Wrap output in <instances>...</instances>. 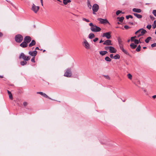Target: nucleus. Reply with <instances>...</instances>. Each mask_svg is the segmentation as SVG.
Wrapping results in <instances>:
<instances>
[{"instance_id":"obj_22","label":"nucleus","mask_w":156,"mask_h":156,"mask_svg":"<svg viewBox=\"0 0 156 156\" xmlns=\"http://www.w3.org/2000/svg\"><path fill=\"white\" fill-rule=\"evenodd\" d=\"M7 92L8 94L9 95V98L11 100H12L13 99V97L11 92L8 90Z\"/></svg>"},{"instance_id":"obj_28","label":"nucleus","mask_w":156,"mask_h":156,"mask_svg":"<svg viewBox=\"0 0 156 156\" xmlns=\"http://www.w3.org/2000/svg\"><path fill=\"white\" fill-rule=\"evenodd\" d=\"M70 2V0H63V3L65 5H67L68 3Z\"/></svg>"},{"instance_id":"obj_31","label":"nucleus","mask_w":156,"mask_h":156,"mask_svg":"<svg viewBox=\"0 0 156 156\" xmlns=\"http://www.w3.org/2000/svg\"><path fill=\"white\" fill-rule=\"evenodd\" d=\"M151 39V37H148L145 40V42L146 43H148L150 40Z\"/></svg>"},{"instance_id":"obj_63","label":"nucleus","mask_w":156,"mask_h":156,"mask_svg":"<svg viewBox=\"0 0 156 156\" xmlns=\"http://www.w3.org/2000/svg\"><path fill=\"white\" fill-rule=\"evenodd\" d=\"M60 0H57V1H60Z\"/></svg>"},{"instance_id":"obj_56","label":"nucleus","mask_w":156,"mask_h":156,"mask_svg":"<svg viewBox=\"0 0 156 156\" xmlns=\"http://www.w3.org/2000/svg\"><path fill=\"white\" fill-rule=\"evenodd\" d=\"M103 41H102V40H101L100 42H99V43H101L102 42H103Z\"/></svg>"},{"instance_id":"obj_11","label":"nucleus","mask_w":156,"mask_h":156,"mask_svg":"<svg viewBox=\"0 0 156 156\" xmlns=\"http://www.w3.org/2000/svg\"><path fill=\"white\" fill-rule=\"evenodd\" d=\"M31 40V37L29 36H26L24 39V41L26 42L28 44L30 42Z\"/></svg>"},{"instance_id":"obj_34","label":"nucleus","mask_w":156,"mask_h":156,"mask_svg":"<svg viewBox=\"0 0 156 156\" xmlns=\"http://www.w3.org/2000/svg\"><path fill=\"white\" fill-rule=\"evenodd\" d=\"M127 76L129 79L130 80H131L132 79V75L130 73H129L127 75Z\"/></svg>"},{"instance_id":"obj_50","label":"nucleus","mask_w":156,"mask_h":156,"mask_svg":"<svg viewBox=\"0 0 156 156\" xmlns=\"http://www.w3.org/2000/svg\"><path fill=\"white\" fill-rule=\"evenodd\" d=\"M133 37H131L130 40L131 41H134V38Z\"/></svg>"},{"instance_id":"obj_21","label":"nucleus","mask_w":156,"mask_h":156,"mask_svg":"<svg viewBox=\"0 0 156 156\" xmlns=\"http://www.w3.org/2000/svg\"><path fill=\"white\" fill-rule=\"evenodd\" d=\"M133 15L136 17L138 19H141L142 18V16L141 15L139 14L136 13H134L133 14Z\"/></svg>"},{"instance_id":"obj_20","label":"nucleus","mask_w":156,"mask_h":156,"mask_svg":"<svg viewBox=\"0 0 156 156\" xmlns=\"http://www.w3.org/2000/svg\"><path fill=\"white\" fill-rule=\"evenodd\" d=\"M36 44V42L34 40H32L31 42L29 44V47H31Z\"/></svg>"},{"instance_id":"obj_16","label":"nucleus","mask_w":156,"mask_h":156,"mask_svg":"<svg viewBox=\"0 0 156 156\" xmlns=\"http://www.w3.org/2000/svg\"><path fill=\"white\" fill-rule=\"evenodd\" d=\"M37 93L40 94L41 95L43 96L44 97L46 98H49V99H51V98H50L47 95H46L45 94L42 92H37Z\"/></svg>"},{"instance_id":"obj_43","label":"nucleus","mask_w":156,"mask_h":156,"mask_svg":"<svg viewBox=\"0 0 156 156\" xmlns=\"http://www.w3.org/2000/svg\"><path fill=\"white\" fill-rule=\"evenodd\" d=\"M110 47V46L105 47V50H109Z\"/></svg>"},{"instance_id":"obj_32","label":"nucleus","mask_w":156,"mask_h":156,"mask_svg":"<svg viewBox=\"0 0 156 156\" xmlns=\"http://www.w3.org/2000/svg\"><path fill=\"white\" fill-rule=\"evenodd\" d=\"M152 27L154 29L156 27V20L154 21V23L152 25Z\"/></svg>"},{"instance_id":"obj_33","label":"nucleus","mask_w":156,"mask_h":156,"mask_svg":"<svg viewBox=\"0 0 156 156\" xmlns=\"http://www.w3.org/2000/svg\"><path fill=\"white\" fill-rule=\"evenodd\" d=\"M141 47L140 45H139L136 49V51L138 52L140 50Z\"/></svg>"},{"instance_id":"obj_46","label":"nucleus","mask_w":156,"mask_h":156,"mask_svg":"<svg viewBox=\"0 0 156 156\" xmlns=\"http://www.w3.org/2000/svg\"><path fill=\"white\" fill-rule=\"evenodd\" d=\"M150 17L151 19L152 20H153L155 19V18L153 16H150Z\"/></svg>"},{"instance_id":"obj_2","label":"nucleus","mask_w":156,"mask_h":156,"mask_svg":"<svg viewBox=\"0 0 156 156\" xmlns=\"http://www.w3.org/2000/svg\"><path fill=\"white\" fill-rule=\"evenodd\" d=\"M146 32V31L143 29V28L140 29L136 31L135 33V34H138V37H140V36H142Z\"/></svg>"},{"instance_id":"obj_39","label":"nucleus","mask_w":156,"mask_h":156,"mask_svg":"<svg viewBox=\"0 0 156 156\" xmlns=\"http://www.w3.org/2000/svg\"><path fill=\"white\" fill-rule=\"evenodd\" d=\"M152 13L153 15L156 17V10H154L153 11Z\"/></svg>"},{"instance_id":"obj_1","label":"nucleus","mask_w":156,"mask_h":156,"mask_svg":"<svg viewBox=\"0 0 156 156\" xmlns=\"http://www.w3.org/2000/svg\"><path fill=\"white\" fill-rule=\"evenodd\" d=\"M89 25L91 27L90 30L93 32H98L101 30V28L96 25H94L92 23H89Z\"/></svg>"},{"instance_id":"obj_60","label":"nucleus","mask_w":156,"mask_h":156,"mask_svg":"<svg viewBox=\"0 0 156 156\" xmlns=\"http://www.w3.org/2000/svg\"><path fill=\"white\" fill-rule=\"evenodd\" d=\"M130 41V40L129 39L128 40V41H127V42H129Z\"/></svg>"},{"instance_id":"obj_49","label":"nucleus","mask_w":156,"mask_h":156,"mask_svg":"<svg viewBox=\"0 0 156 156\" xmlns=\"http://www.w3.org/2000/svg\"><path fill=\"white\" fill-rule=\"evenodd\" d=\"M110 57L112 58H114V56L113 54H111L110 55Z\"/></svg>"},{"instance_id":"obj_45","label":"nucleus","mask_w":156,"mask_h":156,"mask_svg":"<svg viewBox=\"0 0 156 156\" xmlns=\"http://www.w3.org/2000/svg\"><path fill=\"white\" fill-rule=\"evenodd\" d=\"M124 27L126 29H129L130 27L129 26L127 25H125L124 26Z\"/></svg>"},{"instance_id":"obj_17","label":"nucleus","mask_w":156,"mask_h":156,"mask_svg":"<svg viewBox=\"0 0 156 156\" xmlns=\"http://www.w3.org/2000/svg\"><path fill=\"white\" fill-rule=\"evenodd\" d=\"M20 46L23 48H26L28 44L24 41L20 44Z\"/></svg>"},{"instance_id":"obj_57","label":"nucleus","mask_w":156,"mask_h":156,"mask_svg":"<svg viewBox=\"0 0 156 156\" xmlns=\"http://www.w3.org/2000/svg\"><path fill=\"white\" fill-rule=\"evenodd\" d=\"M41 2L42 5L43 6V1H41Z\"/></svg>"},{"instance_id":"obj_37","label":"nucleus","mask_w":156,"mask_h":156,"mask_svg":"<svg viewBox=\"0 0 156 156\" xmlns=\"http://www.w3.org/2000/svg\"><path fill=\"white\" fill-rule=\"evenodd\" d=\"M126 19H128L129 18L132 19L133 18V17L131 15H129L128 16H126Z\"/></svg>"},{"instance_id":"obj_14","label":"nucleus","mask_w":156,"mask_h":156,"mask_svg":"<svg viewBox=\"0 0 156 156\" xmlns=\"http://www.w3.org/2000/svg\"><path fill=\"white\" fill-rule=\"evenodd\" d=\"M117 40L119 47L123 46L122 42L120 37H118L117 38Z\"/></svg>"},{"instance_id":"obj_4","label":"nucleus","mask_w":156,"mask_h":156,"mask_svg":"<svg viewBox=\"0 0 156 156\" xmlns=\"http://www.w3.org/2000/svg\"><path fill=\"white\" fill-rule=\"evenodd\" d=\"M19 58H22L24 60L28 61L30 59V57L28 56H26L23 53H21L19 56Z\"/></svg>"},{"instance_id":"obj_54","label":"nucleus","mask_w":156,"mask_h":156,"mask_svg":"<svg viewBox=\"0 0 156 156\" xmlns=\"http://www.w3.org/2000/svg\"><path fill=\"white\" fill-rule=\"evenodd\" d=\"M134 37L133 38H134V39H135V38H138V36H137H137H134V37Z\"/></svg>"},{"instance_id":"obj_53","label":"nucleus","mask_w":156,"mask_h":156,"mask_svg":"<svg viewBox=\"0 0 156 156\" xmlns=\"http://www.w3.org/2000/svg\"><path fill=\"white\" fill-rule=\"evenodd\" d=\"M3 35V34L1 32H0V37L2 36Z\"/></svg>"},{"instance_id":"obj_13","label":"nucleus","mask_w":156,"mask_h":156,"mask_svg":"<svg viewBox=\"0 0 156 156\" xmlns=\"http://www.w3.org/2000/svg\"><path fill=\"white\" fill-rule=\"evenodd\" d=\"M37 51L35 50L33 51H29V54L31 56L35 57V56L37 55Z\"/></svg>"},{"instance_id":"obj_12","label":"nucleus","mask_w":156,"mask_h":156,"mask_svg":"<svg viewBox=\"0 0 156 156\" xmlns=\"http://www.w3.org/2000/svg\"><path fill=\"white\" fill-rule=\"evenodd\" d=\"M109 51L111 53H115L116 52L117 50L114 47L110 46Z\"/></svg>"},{"instance_id":"obj_5","label":"nucleus","mask_w":156,"mask_h":156,"mask_svg":"<svg viewBox=\"0 0 156 156\" xmlns=\"http://www.w3.org/2000/svg\"><path fill=\"white\" fill-rule=\"evenodd\" d=\"M23 39V36L20 34H18L15 37L16 41L18 43H20L22 41Z\"/></svg>"},{"instance_id":"obj_61","label":"nucleus","mask_w":156,"mask_h":156,"mask_svg":"<svg viewBox=\"0 0 156 156\" xmlns=\"http://www.w3.org/2000/svg\"><path fill=\"white\" fill-rule=\"evenodd\" d=\"M144 92H146V90H144Z\"/></svg>"},{"instance_id":"obj_36","label":"nucleus","mask_w":156,"mask_h":156,"mask_svg":"<svg viewBox=\"0 0 156 156\" xmlns=\"http://www.w3.org/2000/svg\"><path fill=\"white\" fill-rule=\"evenodd\" d=\"M87 6L89 9H91L92 6L89 2H88L87 3Z\"/></svg>"},{"instance_id":"obj_29","label":"nucleus","mask_w":156,"mask_h":156,"mask_svg":"<svg viewBox=\"0 0 156 156\" xmlns=\"http://www.w3.org/2000/svg\"><path fill=\"white\" fill-rule=\"evenodd\" d=\"M114 59H119L120 58V56L119 55V54H116L114 56Z\"/></svg>"},{"instance_id":"obj_48","label":"nucleus","mask_w":156,"mask_h":156,"mask_svg":"<svg viewBox=\"0 0 156 156\" xmlns=\"http://www.w3.org/2000/svg\"><path fill=\"white\" fill-rule=\"evenodd\" d=\"M27 103L26 102H24L23 103V105L24 106H26L27 105Z\"/></svg>"},{"instance_id":"obj_30","label":"nucleus","mask_w":156,"mask_h":156,"mask_svg":"<svg viewBox=\"0 0 156 156\" xmlns=\"http://www.w3.org/2000/svg\"><path fill=\"white\" fill-rule=\"evenodd\" d=\"M105 60L107 62H110L111 61V59L108 56H107L105 58Z\"/></svg>"},{"instance_id":"obj_52","label":"nucleus","mask_w":156,"mask_h":156,"mask_svg":"<svg viewBox=\"0 0 156 156\" xmlns=\"http://www.w3.org/2000/svg\"><path fill=\"white\" fill-rule=\"evenodd\" d=\"M152 97L153 99H155L156 97V95H154L152 96Z\"/></svg>"},{"instance_id":"obj_9","label":"nucleus","mask_w":156,"mask_h":156,"mask_svg":"<svg viewBox=\"0 0 156 156\" xmlns=\"http://www.w3.org/2000/svg\"><path fill=\"white\" fill-rule=\"evenodd\" d=\"M98 20L101 24H106L109 23L108 20L106 19H103L101 18H99L98 19Z\"/></svg>"},{"instance_id":"obj_44","label":"nucleus","mask_w":156,"mask_h":156,"mask_svg":"<svg viewBox=\"0 0 156 156\" xmlns=\"http://www.w3.org/2000/svg\"><path fill=\"white\" fill-rule=\"evenodd\" d=\"M151 47L152 48H153V47H156V43H154L152 44L151 45Z\"/></svg>"},{"instance_id":"obj_23","label":"nucleus","mask_w":156,"mask_h":156,"mask_svg":"<svg viewBox=\"0 0 156 156\" xmlns=\"http://www.w3.org/2000/svg\"><path fill=\"white\" fill-rule=\"evenodd\" d=\"M134 43L136 44H138L139 43H141V42L140 41V39L139 40L137 39H135L134 40Z\"/></svg>"},{"instance_id":"obj_24","label":"nucleus","mask_w":156,"mask_h":156,"mask_svg":"<svg viewBox=\"0 0 156 156\" xmlns=\"http://www.w3.org/2000/svg\"><path fill=\"white\" fill-rule=\"evenodd\" d=\"M108 52L106 51H101L99 52L100 54L102 56L105 55Z\"/></svg>"},{"instance_id":"obj_15","label":"nucleus","mask_w":156,"mask_h":156,"mask_svg":"<svg viewBox=\"0 0 156 156\" xmlns=\"http://www.w3.org/2000/svg\"><path fill=\"white\" fill-rule=\"evenodd\" d=\"M103 44L106 45H112V44L111 43V41L109 40H106L104 43Z\"/></svg>"},{"instance_id":"obj_40","label":"nucleus","mask_w":156,"mask_h":156,"mask_svg":"<svg viewBox=\"0 0 156 156\" xmlns=\"http://www.w3.org/2000/svg\"><path fill=\"white\" fill-rule=\"evenodd\" d=\"M82 20H83L87 22H89V20L88 19H86L85 18H83Z\"/></svg>"},{"instance_id":"obj_55","label":"nucleus","mask_w":156,"mask_h":156,"mask_svg":"<svg viewBox=\"0 0 156 156\" xmlns=\"http://www.w3.org/2000/svg\"><path fill=\"white\" fill-rule=\"evenodd\" d=\"M38 49H39V48L38 47H36L35 48V50H38Z\"/></svg>"},{"instance_id":"obj_58","label":"nucleus","mask_w":156,"mask_h":156,"mask_svg":"<svg viewBox=\"0 0 156 156\" xmlns=\"http://www.w3.org/2000/svg\"><path fill=\"white\" fill-rule=\"evenodd\" d=\"M143 49H145L146 48H147V47H143Z\"/></svg>"},{"instance_id":"obj_41","label":"nucleus","mask_w":156,"mask_h":156,"mask_svg":"<svg viewBox=\"0 0 156 156\" xmlns=\"http://www.w3.org/2000/svg\"><path fill=\"white\" fill-rule=\"evenodd\" d=\"M151 25H148L147 26V28L148 29H150L151 28Z\"/></svg>"},{"instance_id":"obj_38","label":"nucleus","mask_w":156,"mask_h":156,"mask_svg":"<svg viewBox=\"0 0 156 156\" xmlns=\"http://www.w3.org/2000/svg\"><path fill=\"white\" fill-rule=\"evenodd\" d=\"M122 12V11L120 10H118L116 12V15H118L120 13Z\"/></svg>"},{"instance_id":"obj_59","label":"nucleus","mask_w":156,"mask_h":156,"mask_svg":"<svg viewBox=\"0 0 156 156\" xmlns=\"http://www.w3.org/2000/svg\"><path fill=\"white\" fill-rule=\"evenodd\" d=\"M0 77L1 78H2L3 77V76H1L0 75Z\"/></svg>"},{"instance_id":"obj_7","label":"nucleus","mask_w":156,"mask_h":156,"mask_svg":"<svg viewBox=\"0 0 156 156\" xmlns=\"http://www.w3.org/2000/svg\"><path fill=\"white\" fill-rule=\"evenodd\" d=\"M64 76L68 77H70L72 76L71 69L68 68L66 69V72L64 74Z\"/></svg>"},{"instance_id":"obj_42","label":"nucleus","mask_w":156,"mask_h":156,"mask_svg":"<svg viewBox=\"0 0 156 156\" xmlns=\"http://www.w3.org/2000/svg\"><path fill=\"white\" fill-rule=\"evenodd\" d=\"M31 61L33 62H35V57H33L31 59Z\"/></svg>"},{"instance_id":"obj_6","label":"nucleus","mask_w":156,"mask_h":156,"mask_svg":"<svg viewBox=\"0 0 156 156\" xmlns=\"http://www.w3.org/2000/svg\"><path fill=\"white\" fill-rule=\"evenodd\" d=\"M99 6L97 4H94L92 6V9L93 11V14H96V12H97L99 9Z\"/></svg>"},{"instance_id":"obj_51","label":"nucleus","mask_w":156,"mask_h":156,"mask_svg":"<svg viewBox=\"0 0 156 156\" xmlns=\"http://www.w3.org/2000/svg\"><path fill=\"white\" fill-rule=\"evenodd\" d=\"M105 76V77L107 79H110V77H109V76Z\"/></svg>"},{"instance_id":"obj_18","label":"nucleus","mask_w":156,"mask_h":156,"mask_svg":"<svg viewBox=\"0 0 156 156\" xmlns=\"http://www.w3.org/2000/svg\"><path fill=\"white\" fill-rule=\"evenodd\" d=\"M133 11L135 12L140 13L142 10L140 9L134 8L133 9Z\"/></svg>"},{"instance_id":"obj_27","label":"nucleus","mask_w":156,"mask_h":156,"mask_svg":"<svg viewBox=\"0 0 156 156\" xmlns=\"http://www.w3.org/2000/svg\"><path fill=\"white\" fill-rule=\"evenodd\" d=\"M27 61L24 60L21 61L20 62V64L21 65L23 66L26 65L27 63Z\"/></svg>"},{"instance_id":"obj_10","label":"nucleus","mask_w":156,"mask_h":156,"mask_svg":"<svg viewBox=\"0 0 156 156\" xmlns=\"http://www.w3.org/2000/svg\"><path fill=\"white\" fill-rule=\"evenodd\" d=\"M111 32H110L104 33L102 34V37H105L107 39H109L111 37Z\"/></svg>"},{"instance_id":"obj_35","label":"nucleus","mask_w":156,"mask_h":156,"mask_svg":"<svg viewBox=\"0 0 156 156\" xmlns=\"http://www.w3.org/2000/svg\"><path fill=\"white\" fill-rule=\"evenodd\" d=\"M124 19V17H121L119 18V21L121 22H122Z\"/></svg>"},{"instance_id":"obj_26","label":"nucleus","mask_w":156,"mask_h":156,"mask_svg":"<svg viewBox=\"0 0 156 156\" xmlns=\"http://www.w3.org/2000/svg\"><path fill=\"white\" fill-rule=\"evenodd\" d=\"M130 46L131 48L132 49H135L137 47V45L133 43H131Z\"/></svg>"},{"instance_id":"obj_64","label":"nucleus","mask_w":156,"mask_h":156,"mask_svg":"<svg viewBox=\"0 0 156 156\" xmlns=\"http://www.w3.org/2000/svg\"><path fill=\"white\" fill-rule=\"evenodd\" d=\"M116 28H118V27H116Z\"/></svg>"},{"instance_id":"obj_62","label":"nucleus","mask_w":156,"mask_h":156,"mask_svg":"<svg viewBox=\"0 0 156 156\" xmlns=\"http://www.w3.org/2000/svg\"><path fill=\"white\" fill-rule=\"evenodd\" d=\"M45 51V50H44L43 51V52H44Z\"/></svg>"},{"instance_id":"obj_8","label":"nucleus","mask_w":156,"mask_h":156,"mask_svg":"<svg viewBox=\"0 0 156 156\" xmlns=\"http://www.w3.org/2000/svg\"><path fill=\"white\" fill-rule=\"evenodd\" d=\"M39 8L40 7L39 6H36L34 4H33L31 9L35 13H36L38 11Z\"/></svg>"},{"instance_id":"obj_25","label":"nucleus","mask_w":156,"mask_h":156,"mask_svg":"<svg viewBox=\"0 0 156 156\" xmlns=\"http://www.w3.org/2000/svg\"><path fill=\"white\" fill-rule=\"evenodd\" d=\"M94 36H95L94 34L90 33L89 34L88 37L89 38L91 39L94 38Z\"/></svg>"},{"instance_id":"obj_47","label":"nucleus","mask_w":156,"mask_h":156,"mask_svg":"<svg viewBox=\"0 0 156 156\" xmlns=\"http://www.w3.org/2000/svg\"><path fill=\"white\" fill-rule=\"evenodd\" d=\"M98 40V38H95L93 40V41L94 42H95L97 41Z\"/></svg>"},{"instance_id":"obj_3","label":"nucleus","mask_w":156,"mask_h":156,"mask_svg":"<svg viewBox=\"0 0 156 156\" xmlns=\"http://www.w3.org/2000/svg\"><path fill=\"white\" fill-rule=\"evenodd\" d=\"M83 45L85 48L87 49H89L90 48V44L87 40L85 39H83Z\"/></svg>"},{"instance_id":"obj_19","label":"nucleus","mask_w":156,"mask_h":156,"mask_svg":"<svg viewBox=\"0 0 156 156\" xmlns=\"http://www.w3.org/2000/svg\"><path fill=\"white\" fill-rule=\"evenodd\" d=\"M120 48L123 52L124 53L127 55H129V53L126 50L124 49L123 46L120 47Z\"/></svg>"}]
</instances>
